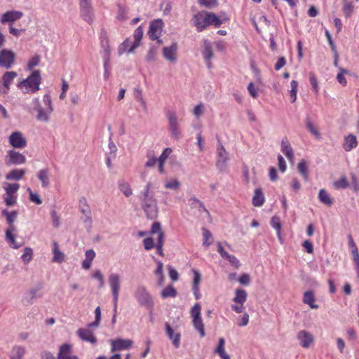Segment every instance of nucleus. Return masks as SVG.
Listing matches in <instances>:
<instances>
[{"mask_svg": "<svg viewBox=\"0 0 359 359\" xmlns=\"http://www.w3.org/2000/svg\"><path fill=\"white\" fill-rule=\"evenodd\" d=\"M152 189L153 184L149 182L140 193L142 208L149 219L156 218L158 213L157 200Z\"/></svg>", "mask_w": 359, "mask_h": 359, "instance_id": "obj_1", "label": "nucleus"}, {"mask_svg": "<svg viewBox=\"0 0 359 359\" xmlns=\"http://www.w3.org/2000/svg\"><path fill=\"white\" fill-rule=\"evenodd\" d=\"M192 21L198 32L203 31L211 25L219 27L222 23V21L215 13L207 11L198 12L193 17Z\"/></svg>", "mask_w": 359, "mask_h": 359, "instance_id": "obj_2", "label": "nucleus"}, {"mask_svg": "<svg viewBox=\"0 0 359 359\" xmlns=\"http://www.w3.org/2000/svg\"><path fill=\"white\" fill-rule=\"evenodd\" d=\"M41 81L39 71L34 70L27 78L19 81L17 87L24 94H32L40 89Z\"/></svg>", "mask_w": 359, "mask_h": 359, "instance_id": "obj_3", "label": "nucleus"}, {"mask_svg": "<svg viewBox=\"0 0 359 359\" xmlns=\"http://www.w3.org/2000/svg\"><path fill=\"white\" fill-rule=\"evenodd\" d=\"M101 321V309L100 306H97L95 310V320L88 325L86 328H80L77 330V335L83 341L89 342L90 344H96L97 338L94 335L90 328L97 327Z\"/></svg>", "mask_w": 359, "mask_h": 359, "instance_id": "obj_4", "label": "nucleus"}, {"mask_svg": "<svg viewBox=\"0 0 359 359\" xmlns=\"http://www.w3.org/2000/svg\"><path fill=\"white\" fill-rule=\"evenodd\" d=\"M121 276L116 272L110 273L108 276V284L113 297V304L115 312L117 309L119 293L121 288Z\"/></svg>", "mask_w": 359, "mask_h": 359, "instance_id": "obj_5", "label": "nucleus"}, {"mask_svg": "<svg viewBox=\"0 0 359 359\" xmlns=\"http://www.w3.org/2000/svg\"><path fill=\"white\" fill-rule=\"evenodd\" d=\"M166 118L168 123V130L171 137L175 140H179L182 137V133L180 125V120L176 113L173 110H169L166 113Z\"/></svg>", "mask_w": 359, "mask_h": 359, "instance_id": "obj_6", "label": "nucleus"}, {"mask_svg": "<svg viewBox=\"0 0 359 359\" xmlns=\"http://www.w3.org/2000/svg\"><path fill=\"white\" fill-rule=\"evenodd\" d=\"M134 296L137 303L149 310L154 307V301L152 296L147 288L143 285H139L135 290Z\"/></svg>", "mask_w": 359, "mask_h": 359, "instance_id": "obj_7", "label": "nucleus"}, {"mask_svg": "<svg viewBox=\"0 0 359 359\" xmlns=\"http://www.w3.org/2000/svg\"><path fill=\"white\" fill-rule=\"evenodd\" d=\"M2 187L5 191L3 198L7 206H13L17 203V192L20 189L18 183L3 182Z\"/></svg>", "mask_w": 359, "mask_h": 359, "instance_id": "obj_8", "label": "nucleus"}, {"mask_svg": "<svg viewBox=\"0 0 359 359\" xmlns=\"http://www.w3.org/2000/svg\"><path fill=\"white\" fill-rule=\"evenodd\" d=\"M78 207L80 212L82 214L83 223L86 226L90 227L93 222L91 209L86 197L81 196L79 198Z\"/></svg>", "mask_w": 359, "mask_h": 359, "instance_id": "obj_9", "label": "nucleus"}, {"mask_svg": "<svg viewBox=\"0 0 359 359\" xmlns=\"http://www.w3.org/2000/svg\"><path fill=\"white\" fill-rule=\"evenodd\" d=\"M164 23L161 19L153 20L149 25L148 35L151 40H157L159 43H162L160 37L162 35Z\"/></svg>", "mask_w": 359, "mask_h": 359, "instance_id": "obj_10", "label": "nucleus"}, {"mask_svg": "<svg viewBox=\"0 0 359 359\" xmlns=\"http://www.w3.org/2000/svg\"><path fill=\"white\" fill-rule=\"evenodd\" d=\"M33 110L36 111V119L38 121L47 123L49 121L50 113L46 109L43 108L39 98L34 97L32 100Z\"/></svg>", "mask_w": 359, "mask_h": 359, "instance_id": "obj_11", "label": "nucleus"}, {"mask_svg": "<svg viewBox=\"0 0 359 359\" xmlns=\"http://www.w3.org/2000/svg\"><path fill=\"white\" fill-rule=\"evenodd\" d=\"M15 60V54L11 50L4 48L0 51V67L10 69Z\"/></svg>", "mask_w": 359, "mask_h": 359, "instance_id": "obj_12", "label": "nucleus"}, {"mask_svg": "<svg viewBox=\"0 0 359 359\" xmlns=\"http://www.w3.org/2000/svg\"><path fill=\"white\" fill-rule=\"evenodd\" d=\"M5 162L7 165H22L26 162V157L21 153L15 150H8L5 156Z\"/></svg>", "mask_w": 359, "mask_h": 359, "instance_id": "obj_13", "label": "nucleus"}, {"mask_svg": "<svg viewBox=\"0 0 359 359\" xmlns=\"http://www.w3.org/2000/svg\"><path fill=\"white\" fill-rule=\"evenodd\" d=\"M100 43L103 60H110L111 50L107 34L104 30L101 32L100 35Z\"/></svg>", "mask_w": 359, "mask_h": 359, "instance_id": "obj_14", "label": "nucleus"}, {"mask_svg": "<svg viewBox=\"0 0 359 359\" xmlns=\"http://www.w3.org/2000/svg\"><path fill=\"white\" fill-rule=\"evenodd\" d=\"M8 141L15 149H23L27 146V140L20 131L13 132L9 136Z\"/></svg>", "mask_w": 359, "mask_h": 359, "instance_id": "obj_15", "label": "nucleus"}, {"mask_svg": "<svg viewBox=\"0 0 359 359\" xmlns=\"http://www.w3.org/2000/svg\"><path fill=\"white\" fill-rule=\"evenodd\" d=\"M22 16L23 13L22 11L10 10L1 15L0 21L3 25L8 23L10 25L20 20Z\"/></svg>", "mask_w": 359, "mask_h": 359, "instance_id": "obj_16", "label": "nucleus"}, {"mask_svg": "<svg viewBox=\"0 0 359 359\" xmlns=\"http://www.w3.org/2000/svg\"><path fill=\"white\" fill-rule=\"evenodd\" d=\"M297 339L300 346L304 348H309L314 343L313 335L306 330L299 331L297 334Z\"/></svg>", "mask_w": 359, "mask_h": 359, "instance_id": "obj_17", "label": "nucleus"}, {"mask_svg": "<svg viewBox=\"0 0 359 359\" xmlns=\"http://www.w3.org/2000/svg\"><path fill=\"white\" fill-rule=\"evenodd\" d=\"M177 49L178 46L176 42L172 43L169 46L163 47L162 53L164 58L172 63H175L177 60Z\"/></svg>", "mask_w": 359, "mask_h": 359, "instance_id": "obj_18", "label": "nucleus"}, {"mask_svg": "<svg viewBox=\"0 0 359 359\" xmlns=\"http://www.w3.org/2000/svg\"><path fill=\"white\" fill-rule=\"evenodd\" d=\"M358 142L356 136L353 133H349L344 136L342 148L346 151L349 152L358 147Z\"/></svg>", "mask_w": 359, "mask_h": 359, "instance_id": "obj_19", "label": "nucleus"}, {"mask_svg": "<svg viewBox=\"0 0 359 359\" xmlns=\"http://www.w3.org/2000/svg\"><path fill=\"white\" fill-rule=\"evenodd\" d=\"M133 341L130 339H118L111 341L112 352L116 351L128 350L133 346Z\"/></svg>", "mask_w": 359, "mask_h": 359, "instance_id": "obj_20", "label": "nucleus"}, {"mask_svg": "<svg viewBox=\"0 0 359 359\" xmlns=\"http://www.w3.org/2000/svg\"><path fill=\"white\" fill-rule=\"evenodd\" d=\"M79 4L81 18L88 23H91L93 20V12L91 2L81 3Z\"/></svg>", "mask_w": 359, "mask_h": 359, "instance_id": "obj_21", "label": "nucleus"}, {"mask_svg": "<svg viewBox=\"0 0 359 359\" xmlns=\"http://www.w3.org/2000/svg\"><path fill=\"white\" fill-rule=\"evenodd\" d=\"M36 177L41 182V187L43 189H48L50 185V170L47 168L40 169L37 173Z\"/></svg>", "mask_w": 359, "mask_h": 359, "instance_id": "obj_22", "label": "nucleus"}, {"mask_svg": "<svg viewBox=\"0 0 359 359\" xmlns=\"http://www.w3.org/2000/svg\"><path fill=\"white\" fill-rule=\"evenodd\" d=\"M52 262L54 263L61 264L66 260L65 254L60 250V245L56 241L52 243Z\"/></svg>", "mask_w": 359, "mask_h": 359, "instance_id": "obj_23", "label": "nucleus"}, {"mask_svg": "<svg viewBox=\"0 0 359 359\" xmlns=\"http://www.w3.org/2000/svg\"><path fill=\"white\" fill-rule=\"evenodd\" d=\"M57 359H79L76 355L72 353V346L69 344H64L60 346L57 354Z\"/></svg>", "mask_w": 359, "mask_h": 359, "instance_id": "obj_24", "label": "nucleus"}, {"mask_svg": "<svg viewBox=\"0 0 359 359\" xmlns=\"http://www.w3.org/2000/svg\"><path fill=\"white\" fill-rule=\"evenodd\" d=\"M17 76L18 74L14 71L6 72L3 74L1 77V81L4 85V87L5 88L6 91L7 92V94L8 93L11 89V86Z\"/></svg>", "mask_w": 359, "mask_h": 359, "instance_id": "obj_25", "label": "nucleus"}, {"mask_svg": "<svg viewBox=\"0 0 359 359\" xmlns=\"http://www.w3.org/2000/svg\"><path fill=\"white\" fill-rule=\"evenodd\" d=\"M202 54L203 58L206 61V64L208 68L211 67L210 60L213 57V53L212 49L211 43L207 40H203Z\"/></svg>", "mask_w": 359, "mask_h": 359, "instance_id": "obj_26", "label": "nucleus"}, {"mask_svg": "<svg viewBox=\"0 0 359 359\" xmlns=\"http://www.w3.org/2000/svg\"><path fill=\"white\" fill-rule=\"evenodd\" d=\"M217 165L220 169H223L226 166V163L229 160L228 152L224 149V148L222 145H220L217 148Z\"/></svg>", "mask_w": 359, "mask_h": 359, "instance_id": "obj_27", "label": "nucleus"}, {"mask_svg": "<svg viewBox=\"0 0 359 359\" xmlns=\"http://www.w3.org/2000/svg\"><path fill=\"white\" fill-rule=\"evenodd\" d=\"M165 332L174 346L179 348L180 346L181 334L179 332H175L168 323L165 324Z\"/></svg>", "mask_w": 359, "mask_h": 359, "instance_id": "obj_28", "label": "nucleus"}, {"mask_svg": "<svg viewBox=\"0 0 359 359\" xmlns=\"http://www.w3.org/2000/svg\"><path fill=\"white\" fill-rule=\"evenodd\" d=\"M118 190L126 197L129 198L133 194L132 187L128 182L121 179L117 182Z\"/></svg>", "mask_w": 359, "mask_h": 359, "instance_id": "obj_29", "label": "nucleus"}, {"mask_svg": "<svg viewBox=\"0 0 359 359\" xmlns=\"http://www.w3.org/2000/svg\"><path fill=\"white\" fill-rule=\"evenodd\" d=\"M281 151L286 156L288 160L293 163L294 161V152L287 139L285 138L281 142Z\"/></svg>", "mask_w": 359, "mask_h": 359, "instance_id": "obj_30", "label": "nucleus"}, {"mask_svg": "<svg viewBox=\"0 0 359 359\" xmlns=\"http://www.w3.org/2000/svg\"><path fill=\"white\" fill-rule=\"evenodd\" d=\"M143 28L142 26H139L134 32L133 37L134 42L132 43L131 47L128 49V53H133L135 48L140 46V43L143 36Z\"/></svg>", "mask_w": 359, "mask_h": 359, "instance_id": "obj_31", "label": "nucleus"}, {"mask_svg": "<svg viewBox=\"0 0 359 359\" xmlns=\"http://www.w3.org/2000/svg\"><path fill=\"white\" fill-rule=\"evenodd\" d=\"M318 198L320 203H323L327 206H331L334 200L330 195V194L324 189H320L318 195Z\"/></svg>", "mask_w": 359, "mask_h": 359, "instance_id": "obj_32", "label": "nucleus"}, {"mask_svg": "<svg viewBox=\"0 0 359 359\" xmlns=\"http://www.w3.org/2000/svg\"><path fill=\"white\" fill-rule=\"evenodd\" d=\"M95 257V251L93 249L87 250L85 252V259L82 262V267L84 269H89Z\"/></svg>", "mask_w": 359, "mask_h": 359, "instance_id": "obj_33", "label": "nucleus"}, {"mask_svg": "<svg viewBox=\"0 0 359 359\" xmlns=\"http://www.w3.org/2000/svg\"><path fill=\"white\" fill-rule=\"evenodd\" d=\"M315 300V296L312 291H306L304 293L303 302L308 304L311 309H316L318 308V305L314 303Z\"/></svg>", "mask_w": 359, "mask_h": 359, "instance_id": "obj_34", "label": "nucleus"}, {"mask_svg": "<svg viewBox=\"0 0 359 359\" xmlns=\"http://www.w3.org/2000/svg\"><path fill=\"white\" fill-rule=\"evenodd\" d=\"M265 201L264 194L261 189H256L252 197V204L255 207H261Z\"/></svg>", "mask_w": 359, "mask_h": 359, "instance_id": "obj_35", "label": "nucleus"}, {"mask_svg": "<svg viewBox=\"0 0 359 359\" xmlns=\"http://www.w3.org/2000/svg\"><path fill=\"white\" fill-rule=\"evenodd\" d=\"M37 290L31 289L28 290L22 297V302L26 305H31L34 302V299L38 297Z\"/></svg>", "mask_w": 359, "mask_h": 359, "instance_id": "obj_36", "label": "nucleus"}, {"mask_svg": "<svg viewBox=\"0 0 359 359\" xmlns=\"http://www.w3.org/2000/svg\"><path fill=\"white\" fill-rule=\"evenodd\" d=\"M26 353L25 348L22 346H15L13 347L10 359H22Z\"/></svg>", "mask_w": 359, "mask_h": 359, "instance_id": "obj_37", "label": "nucleus"}, {"mask_svg": "<svg viewBox=\"0 0 359 359\" xmlns=\"http://www.w3.org/2000/svg\"><path fill=\"white\" fill-rule=\"evenodd\" d=\"M25 174L24 169H13L6 175V179L8 180L18 181L22 178Z\"/></svg>", "mask_w": 359, "mask_h": 359, "instance_id": "obj_38", "label": "nucleus"}, {"mask_svg": "<svg viewBox=\"0 0 359 359\" xmlns=\"http://www.w3.org/2000/svg\"><path fill=\"white\" fill-rule=\"evenodd\" d=\"M247 300V292L243 289H236L235 297L233 299V302L238 304H244Z\"/></svg>", "mask_w": 359, "mask_h": 359, "instance_id": "obj_39", "label": "nucleus"}, {"mask_svg": "<svg viewBox=\"0 0 359 359\" xmlns=\"http://www.w3.org/2000/svg\"><path fill=\"white\" fill-rule=\"evenodd\" d=\"M225 340L224 338H219L218 346L215 352L219 355L222 359H230V356L225 352L224 350Z\"/></svg>", "mask_w": 359, "mask_h": 359, "instance_id": "obj_40", "label": "nucleus"}, {"mask_svg": "<svg viewBox=\"0 0 359 359\" xmlns=\"http://www.w3.org/2000/svg\"><path fill=\"white\" fill-rule=\"evenodd\" d=\"M33 257V249L30 247H25L23 250V253L20 258L25 264H28L32 260Z\"/></svg>", "mask_w": 359, "mask_h": 359, "instance_id": "obj_41", "label": "nucleus"}, {"mask_svg": "<svg viewBox=\"0 0 359 359\" xmlns=\"http://www.w3.org/2000/svg\"><path fill=\"white\" fill-rule=\"evenodd\" d=\"M192 324L194 329L199 332L201 337H205V331L202 317L192 320Z\"/></svg>", "mask_w": 359, "mask_h": 359, "instance_id": "obj_42", "label": "nucleus"}, {"mask_svg": "<svg viewBox=\"0 0 359 359\" xmlns=\"http://www.w3.org/2000/svg\"><path fill=\"white\" fill-rule=\"evenodd\" d=\"M348 247L351 250V253L352 255V259H359V252L358 250V247L355 244V243L353 241V238L351 235H348Z\"/></svg>", "mask_w": 359, "mask_h": 359, "instance_id": "obj_43", "label": "nucleus"}, {"mask_svg": "<svg viewBox=\"0 0 359 359\" xmlns=\"http://www.w3.org/2000/svg\"><path fill=\"white\" fill-rule=\"evenodd\" d=\"M1 213L6 217L8 224H14L18 217V212L15 210L10 212L7 210H3Z\"/></svg>", "mask_w": 359, "mask_h": 359, "instance_id": "obj_44", "label": "nucleus"}, {"mask_svg": "<svg viewBox=\"0 0 359 359\" xmlns=\"http://www.w3.org/2000/svg\"><path fill=\"white\" fill-rule=\"evenodd\" d=\"M202 234L203 237V245L208 248L212 243V235L210 233V231L208 230L206 228L202 229Z\"/></svg>", "mask_w": 359, "mask_h": 359, "instance_id": "obj_45", "label": "nucleus"}, {"mask_svg": "<svg viewBox=\"0 0 359 359\" xmlns=\"http://www.w3.org/2000/svg\"><path fill=\"white\" fill-rule=\"evenodd\" d=\"M176 295L177 291L172 285H168L161 291V297L163 299L175 297Z\"/></svg>", "mask_w": 359, "mask_h": 359, "instance_id": "obj_46", "label": "nucleus"}, {"mask_svg": "<svg viewBox=\"0 0 359 359\" xmlns=\"http://www.w3.org/2000/svg\"><path fill=\"white\" fill-rule=\"evenodd\" d=\"M189 205L191 208H196L198 209L199 212H204L208 213L203 204L196 198H191L189 201Z\"/></svg>", "mask_w": 359, "mask_h": 359, "instance_id": "obj_47", "label": "nucleus"}, {"mask_svg": "<svg viewBox=\"0 0 359 359\" xmlns=\"http://www.w3.org/2000/svg\"><path fill=\"white\" fill-rule=\"evenodd\" d=\"M306 128L309 130V131L313 136H315L316 138H317V139L320 138V133L318 131V128L314 125V123L310 119H308L306 121Z\"/></svg>", "mask_w": 359, "mask_h": 359, "instance_id": "obj_48", "label": "nucleus"}, {"mask_svg": "<svg viewBox=\"0 0 359 359\" xmlns=\"http://www.w3.org/2000/svg\"><path fill=\"white\" fill-rule=\"evenodd\" d=\"M333 185L334 188L337 189H346L348 187L349 183L346 177L344 175H343L338 180L334 182Z\"/></svg>", "mask_w": 359, "mask_h": 359, "instance_id": "obj_49", "label": "nucleus"}, {"mask_svg": "<svg viewBox=\"0 0 359 359\" xmlns=\"http://www.w3.org/2000/svg\"><path fill=\"white\" fill-rule=\"evenodd\" d=\"M191 320L198 318L201 316V306L199 303H196L190 310Z\"/></svg>", "mask_w": 359, "mask_h": 359, "instance_id": "obj_50", "label": "nucleus"}, {"mask_svg": "<svg viewBox=\"0 0 359 359\" xmlns=\"http://www.w3.org/2000/svg\"><path fill=\"white\" fill-rule=\"evenodd\" d=\"M298 172L306 180L308 179V169L306 162L304 160L301 161L297 165Z\"/></svg>", "mask_w": 359, "mask_h": 359, "instance_id": "obj_51", "label": "nucleus"}, {"mask_svg": "<svg viewBox=\"0 0 359 359\" xmlns=\"http://www.w3.org/2000/svg\"><path fill=\"white\" fill-rule=\"evenodd\" d=\"M193 281H192V287H200V284L201 281V273L197 269H193Z\"/></svg>", "mask_w": 359, "mask_h": 359, "instance_id": "obj_52", "label": "nucleus"}, {"mask_svg": "<svg viewBox=\"0 0 359 359\" xmlns=\"http://www.w3.org/2000/svg\"><path fill=\"white\" fill-rule=\"evenodd\" d=\"M132 44L129 39H126L118 48V54L119 55L128 52Z\"/></svg>", "mask_w": 359, "mask_h": 359, "instance_id": "obj_53", "label": "nucleus"}, {"mask_svg": "<svg viewBox=\"0 0 359 359\" xmlns=\"http://www.w3.org/2000/svg\"><path fill=\"white\" fill-rule=\"evenodd\" d=\"M163 245H164V233H161L160 236H158V238H157V243H156V248L158 254L161 257L164 256L163 249Z\"/></svg>", "mask_w": 359, "mask_h": 359, "instance_id": "obj_54", "label": "nucleus"}, {"mask_svg": "<svg viewBox=\"0 0 359 359\" xmlns=\"http://www.w3.org/2000/svg\"><path fill=\"white\" fill-rule=\"evenodd\" d=\"M339 70V72L337 75V80L340 84H341L343 86H345L347 84V81L344 76V74H347L348 71L341 67H340Z\"/></svg>", "mask_w": 359, "mask_h": 359, "instance_id": "obj_55", "label": "nucleus"}, {"mask_svg": "<svg viewBox=\"0 0 359 359\" xmlns=\"http://www.w3.org/2000/svg\"><path fill=\"white\" fill-rule=\"evenodd\" d=\"M309 81H310V83H311V86L313 91L316 94H318L319 93V90H320V88H319V86H318L317 78H316V76H315L314 74L310 73V74H309Z\"/></svg>", "mask_w": 359, "mask_h": 359, "instance_id": "obj_56", "label": "nucleus"}, {"mask_svg": "<svg viewBox=\"0 0 359 359\" xmlns=\"http://www.w3.org/2000/svg\"><path fill=\"white\" fill-rule=\"evenodd\" d=\"M218 1L219 0H198V2L200 5L205 8H212L218 6Z\"/></svg>", "mask_w": 359, "mask_h": 359, "instance_id": "obj_57", "label": "nucleus"}, {"mask_svg": "<svg viewBox=\"0 0 359 359\" xmlns=\"http://www.w3.org/2000/svg\"><path fill=\"white\" fill-rule=\"evenodd\" d=\"M249 315L247 313H243L242 316H238L236 318L237 325L239 327H245L249 323Z\"/></svg>", "mask_w": 359, "mask_h": 359, "instance_id": "obj_58", "label": "nucleus"}, {"mask_svg": "<svg viewBox=\"0 0 359 359\" xmlns=\"http://www.w3.org/2000/svg\"><path fill=\"white\" fill-rule=\"evenodd\" d=\"M43 102L46 107V109L51 114L53 111V106L50 95L49 94H45L43 96Z\"/></svg>", "mask_w": 359, "mask_h": 359, "instance_id": "obj_59", "label": "nucleus"}, {"mask_svg": "<svg viewBox=\"0 0 359 359\" xmlns=\"http://www.w3.org/2000/svg\"><path fill=\"white\" fill-rule=\"evenodd\" d=\"M27 191L29 194V199L32 202L37 205L42 203V199L38 194L33 192L30 188H28Z\"/></svg>", "mask_w": 359, "mask_h": 359, "instance_id": "obj_60", "label": "nucleus"}, {"mask_svg": "<svg viewBox=\"0 0 359 359\" xmlns=\"http://www.w3.org/2000/svg\"><path fill=\"white\" fill-rule=\"evenodd\" d=\"M6 241L9 244L10 247L13 249H18L21 246L23 245L22 242L19 243V242L16 241L15 235L11 236V237L6 238Z\"/></svg>", "mask_w": 359, "mask_h": 359, "instance_id": "obj_61", "label": "nucleus"}, {"mask_svg": "<svg viewBox=\"0 0 359 359\" xmlns=\"http://www.w3.org/2000/svg\"><path fill=\"white\" fill-rule=\"evenodd\" d=\"M354 6L351 2H345L343 6V12L346 18H349L353 13Z\"/></svg>", "mask_w": 359, "mask_h": 359, "instance_id": "obj_62", "label": "nucleus"}, {"mask_svg": "<svg viewBox=\"0 0 359 359\" xmlns=\"http://www.w3.org/2000/svg\"><path fill=\"white\" fill-rule=\"evenodd\" d=\"M180 187V182L177 179H172L165 182V187L169 189H177Z\"/></svg>", "mask_w": 359, "mask_h": 359, "instance_id": "obj_63", "label": "nucleus"}, {"mask_svg": "<svg viewBox=\"0 0 359 359\" xmlns=\"http://www.w3.org/2000/svg\"><path fill=\"white\" fill-rule=\"evenodd\" d=\"M205 111V107L204 104L202 103H199L198 104L196 105L194 108L193 109V114L197 118H200Z\"/></svg>", "mask_w": 359, "mask_h": 359, "instance_id": "obj_64", "label": "nucleus"}]
</instances>
